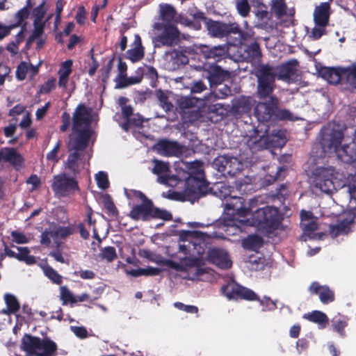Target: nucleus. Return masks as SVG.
I'll use <instances>...</instances> for the list:
<instances>
[{"mask_svg": "<svg viewBox=\"0 0 356 356\" xmlns=\"http://www.w3.org/2000/svg\"><path fill=\"white\" fill-rule=\"evenodd\" d=\"M92 118L90 111L84 104H79L72 116V134L70 136L68 143L70 153L66 161L64 162L65 170L76 177L85 167L83 155L81 151H84L93 134L91 128Z\"/></svg>", "mask_w": 356, "mask_h": 356, "instance_id": "nucleus-1", "label": "nucleus"}, {"mask_svg": "<svg viewBox=\"0 0 356 356\" xmlns=\"http://www.w3.org/2000/svg\"><path fill=\"white\" fill-rule=\"evenodd\" d=\"M321 145L324 151L334 149L337 156L344 163H353L356 161V134L353 140L348 145L337 149L343 138V132L339 129L324 127L321 130Z\"/></svg>", "mask_w": 356, "mask_h": 356, "instance_id": "nucleus-2", "label": "nucleus"}, {"mask_svg": "<svg viewBox=\"0 0 356 356\" xmlns=\"http://www.w3.org/2000/svg\"><path fill=\"white\" fill-rule=\"evenodd\" d=\"M280 99L270 96L268 100L258 102L254 108V115L260 122L291 120L292 113L280 107Z\"/></svg>", "mask_w": 356, "mask_h": 356, "instance_id": "nucleus-3", "label": "nucleus"}, {"mask_svg": "<svg viewBox=\"0 0 356 356\" xmlns=\"http://www.w3.org/2000/svg\"><path fill=\"white\" fill-rule=\"evenodd\" d=\"M21 348L29 356H56L58 346L47 337L41 339L25 334L21 340Z\"/></svg>", "mask_w": 356, "mask_h": 356, "instance_id": "nucleus-4", "label": "nucleus"}, {"mask_svg": "<svg viewBox=\"0 0 356 356\" xmlns=\"http://www.w3.org/2000/svg\"><path fill=\"white\" fill-rule=\"evenodd\" d=\"M250 220L252 226L257 227L268 234H273L279 228L283 217L277 208L266 206L256 209Z\"/></svg>", "mask_w": 356, "mask_h": 356, "instance_id": "nucleus-5", "label": "nucleus"}, {"mask_svg": "<svg viewBox=\"0 0 356 356\" xmlns=\"http://www.w3.org/2000/svg\"><path fill=\"white\" fill-rule=\"evenodd\" d=\"M252 148L254 149H268L283 146L286 143L285 131L274 130L271 134H268V128L266 127L264 131L262 129L253 127V134L250 136Z\"/></svg>", "mask_w": 356, "mask_h": 356, "instance_id": "nucleus-6", "label": "nucleus"}, {"mask_svg": "<svg viewBox=\"0 0 356 356\" xmlns=\"http://www.w3.org/2000/svg\"><path fill=\"white\" fill-rule=\"evenodd\" d=\"M128 216L135 221L147 222L153 219L171 220L172 215L165 209H161L154 205L152 200H147L139 204L134 205Z\"/></svg>", "mask_w": 356, "mask_h": 356, "instance_id": "nucleus-7", "label": "nucleus"}, {"mask_svg": "<svg viewBox=\"0 0 356 356\" xmlns=\"http://www.w3.org/2000/svg\"><path fill=\"white\" fill-rule=\"evenodd\" d=\"M336 174L333 167H316L311 175L312 187L327 194L332 193L340 187Z\"/></svg>", "mask_w": 356, "mask_h": 356, "instance_id": "nucleus-8", "label": "nucleus"}, {"mask_svg": "<svg viewBox=\"0 0 356 356\" xmlns=\"http://www.w3.org/2000/svg\"><path fill=\"white\" fill-rule=\"evenodd\" d=\"M257 97L259 99L270 98L275 89V68L269 64H261L257 70Z\"/></svg>", "mask_w": 356, "mask_h": 356, "instance_id": "nucleus-9", "label": "nucleus"}, {"mask_svg": "<svg viewBox=\"0 0 356 356\" xmlns=\"http://www.w3.org/2000/svg\"><path fill=\"white\" fill-rule=\"evenodd\" d=\"M257 202L256 199H251L247 206L243 197H231L225 205V213L230 216L229 220H235L238 218H245L250 214Z\"/></svg>", "mask_w": 356, "mask_h": 356, "instance_id": "nucleus-10", "label": "nucleus"}, {"mask_svg": "<svg viewBox=\"0 0 356 356\" xmlns=\"http://www.w3.org/2000/svg\"><path fill=\"white\" fill-rule=\"evenodd\" d=\"M206 27L209 33L214 38H222L231 34H238L241 40H245L247 38L248 34L236 22L227 24L209 19Z\"/></svg>", "mask_w": 356, "mask_h": 356, "instance_id": "nucleus-11", "label": "nucleus"}, {"mask_svg": "<svg viewBox=\"0 0 356 356\" xmlns=\"http://www.w3.org/2000/svg\"><path fill=\"white\" fill-rule=\"evenodd\" d=\"M184 192L189 199H199L211 193L212 188H209L204 175L194 176V175H190L185 177Z\"/></svg>", "mask_w": 356, "mask_h": 356, "instance_id": "nucleus-12", "label": "nucleus"}, {"mask_svg": "<svg viewBox=\"0 0 356 356\" xmlns=\"http://www.w3.org/2000/svg\"><path fill=\"white\" fill-rule=\"evenodd\" d=\"M51 187L58 197H68L80 190L76 177H69L65 173L54 176Z\"/></svg>", "mask_w": 356, "mask_h": 356, "instance_id": "nucleus-13", "label": "nucleus"}, {"mask_svg": "<svg viewBox=\"0 0 356 356\" xmlns=\"http://www.w3.org/2000/svg\"><path fill=\"white\" fill-rule=\"evenodd\" d=\"M222 293L229 300H259V296L252 289L233 281L221 286Z\"/></svg>", "mask_w": 356, "mask_h": 356, "instance_id": "nucleus-14", "label": "nucleus"}, {"mask_svg": "<svg viewBox=\"0 0 356 356\" xmlns=\"http://www.w3.org/2000/svg\"><path fill=\"white\" fill-rule=\"evenodd\" d=\"M218 170L224 175L235 176L243 169V163L234 156L221 155L213 161Z\"/></svg>", "mask_w": 356, "mask_h": 356, "instance_id": "nucleus-15", "label": "nucleus"}, {"mask_svg": "<svg viewBox=\"0 0 356 356\" xmlns=\"http://www.w3.org/2000/svg\"><path fill=\"white\" fill-rule=\"evenodd\" d=\"M154 27L158 30H162V32L156 37V41L161 45L171 47L179 41L180 33L176 26L157 23Z\"/></svg>", "mask_w": 356, "mask_h": 356, "instance_id": "nucleus-16", "label": "nucleus"}, {"mask_svg": "<svg viewBox=\"0 0 356 356\" xmlns=\"http://www.w3.org/2000/svg\"><path fill=\"white\" fill-rule=\"evenodd\" d=\"M206 260L222 270L229 269L232 266L229 253L220 248H209L207 252Z\"/></svg>", "mask_w": 356, "mask_h": 356, "instance_id": "nucleus-17", "label": "nucleus"}, {"mask_svg": "<svg viewBox=\"0 0 356 356\" xmlns=\"http://www.w3.org/2000/svg\"><path fill=\"white\" fill-rule=\"evenodd\" d=\"M298 62L296 59L290 60L279 66H273L275 68L276 78L286 82L295 79L297 76Z\"/></svg>", "mask_w": 356, "mask_h": 356, "instance_id": "nucleus-18", "label": "nucleus"}, {"mask_svg": "<svg viewBox=\"0 0 356 356\" xmlns=\"http://www.w3.org/2000/svg\"><path fill=\"white\" fill-rule=\"evenodd\" d=\"M312 295L318 296L323 304L327 305L333 302L335 299L334 293L327 285H321L318 282H313L308 288Z\"/></svg>", "mask_w": 356, "mask_h": 356, "instance_id": "nucleus-19", "label": "nucleus"}, {"mask_svg": "<svg viewBox=\"0 0 356 356\" xmlns=\"http://www.w3.org/2000/svg\"><path fill=\"white\" fill-rule=\"evenodd\" d=\"M227 53L225 45L209 46L202 45L200 54L206 59H213L219 61L222 59Z\"/></svg>", "mask_w": 356, "mask_h": 356, "instance_id": "nucleus-20", "label": "nucleus"}, {"mask_svg": "<svg viewBox=\"0 0 356 356\" xmlns=\"http://www.w3.org/2000/svg\"><path fill=\"white\" fill-rule=\"evenodd\" d=\"M156 147L158 152L163 156H179L182 152V148L179 143L168 140L159 141Z\"/></svg>", "mask_w": 356, "mask_h": 356, "instance_id": "nucleus-21", "label": "nucleus"}, {"mask_svg": "<svg viewBox=\"0 0 356 356\" xmlns=\"http://www.w3.org/2000/svg\"><path fill=\"white\" fill-rule=\"evenodd\" d=\"M132 45L134 47L127 51L126 58L132 63H136L141 60L145 56V48L142 44L141 38L138 34L135 35Z\"/></svg>", "mask_w": 356, "mask_h": 356, "instance_id": "nucleus-22", "label": "nucleus"}, {"mask_svg": "<svg viewBox=\"0 0 356 356\" xmlns=\"http://www.w3.org/2000/svg\"><path fill=\"white\" fill-rule=\"evenodd\" d=\"M330 1L321 3V5L315 9L314 19L317 26L325 27L327 25L330 17Z\"/></svg>", "mask_w": 356, "mask_h": 356, "instance_id": "nucleus-23", "label": "nucleus"}, {"mask_svg": "<svg viewBox=\"0 0 356 356\" xmlns=\"http://www.w3.org/2000/svg\"><path fill=\"white\" fill-rule=\"evenodd\" d=\"M353 222V217L339 220L336 225L330 226V233L334 238L340 235L347 234L350 232V225Z\"/></svg>", "mask_w": 356, "mask_h": 356, "instance_id": "nucleus-24", "label": "nucleus"}, {"mask_svg": "<svg viewBox=\"0 0 356 356\" xmlns=\"http://www.w3.org/2000/svg\"><path fill=\"white\" fill-rule=\"evenodd\" d=\"M229 76V72L220 66L211 67L209 71L208 79L211 86L221 84Z\"/></svg>", "mask_w": 356, "mask_h": 356, "instance_id": "nucleus-25", "label": "nucleus"}, {"mask_svg": "<svg viewBox=\"0 0 356 356\" xmlns=\"http://www.w3.org/2000/svg\"><path fill=\"white\" fill-rule=\"evenodd\" d=\"M3 161L10 163L14 168H22L24 165V159L22 156L13 147H4Z\"/></svg>", "mask_w": 356, "mask_h": 356, "instance_id": "nucleus-26", "label": "nucleus"}, {"mask_svg": "<svg viewBox=\"0 0 356 356\" xmlns=\"http://www.w3.org/2000/svg\"><path fill=\"white\" fill-rule=\"evenodd\" d=\"M3 161L10 163L14 168H22L24 165V159L22 156L13 147H4Z\"/></svg>", "mask_w": 356, "mask_h": 356, "instance_id": "nucleus-27", "label": "nucleus"}, {"mask_svg": "<svg viewBox=\"0 0 356 356\" xmlns=\"http://www.w3.org/2000/svg\"><path fill=\"white\" fill-rule=\"evenodd\" d=\"M33 6V3L32 1L26 0V5L22 8L19 9L15 15L16 22L9 25L11 30L18 26H22L24 23H26L25 20L29 18L31 9Z\"/></svg>", "mask_w": 356, "mask_h": 356, "instance_id": "nucleus-28", "label": "nucleus"}, {"mask_svg": "<svg viewBox=\"0 0 356 356\" xmlns=\"http://www.w3.org/2000/svg\"><path fill=\"white\" fill-rule=\"evenodd\" d=\"M342 69L343 68L323 67L320 70L319 73L321 76L330 83L338 84L341 81V75L343 74Z\"/></svg>", "mask_w": 356, "mask_h": 356, "instance_id": "nucleus-29", "label": "nucleus"}, {"mask_svg": "<svg viewBox=\"0 0 356 356\" xmlns=\"http://www.w3.org/2000/svg\"><path fill=\"white\" fill-rule=\"evenodd\" d=\"M247 59L250 62L260 61L262 56L260 45L257 42L248 44L245 50Z\"/></svg>", "mask_w": 356, "mask_h": 356, "instance_id": "nucleus-30", "label": "nucleus"}, {"mask_svg": "<svg viewBox=\"0 0 356 356\" xmlns=\"http://www.w3.org/2000/svg\"><path fill=\"white\" fill-rule=\"evenodd\" d=\"M44 275L55 284L60 285L63 283V276L60 275L56 270H54L47 262L43 264H40Z\"/></svg>", "mask_w": 356, "mask_h": 356, "instance_id": "nucleus-31", "label": "nucleus"}, {"mask_svg": "<svg viewBox=\"0 0 356 356\" xmlns=\"http://www.w3.org/2000/svg\"><path fill=\"white\" fill-rule=\"evenodd\" d=\"M152 162L154 163V166L152 170V173L159 176L158 179L161 183H167L168 179L166 177L161 176V175L170 170L168 163L157 159H154Z\"/></svg>", "mask_w": 356, "mask_h": 356, "instance_id": "nucleus-32", "label": "nucleus"}, {"mask_svg": "<svg viewBox=\"0 0 356 356\" xmlns=\"http://www.w3.org/2000/svg\"><path fill=\"white\" fill-rule=\"evenodd\" d=\"M252 106V99L250 97H242L234 104L233 109L238 114L248 113Z\"/></svg>", "mask_w": 356, "mask_h": 356, "instance_id": "nucleus-33", "label": "nucleus"}, {"mask_svg": "<svg viewBox=\"0 0 356 356\" xmlns=\"http://www.w3.org/2000/svg\"><path fill=\"white\" fill-rule=\"evenodd\" d=\"M303 318L310 322L317 323L323 327H325L328 323V318L327 315L318 310H314L310 313L305 314H304Z\"/></svg>", "mask_w": 356, "mask_h": 356, "instance_id": "nucleus-34", "label": "nucleus"}, {"mask_svg": "<svg viewBox=\"0 0 356 356\" xmlns=\"http://www.w3.org/2000/svg\"><path fill=\"white\" fill-rule=\"evenodd\" d=\"M155 96L156 97L159 106L162 108L166 113L170 112L173 109V104L169 101L168 92L161 89L155 90Z\"/></svg>", "mask_w": 356, "mask_h": 356, "instance_id": "nucleus-35", "label": "nucleus"}, {"mask_svg": "<svg viewBox=\"0 0 356 356\" xmlns=\"http://www.w3.org/2000/svg\"><path fill=\"white\" fill-rule=\"evenodd\" d=\"M177 10L173 6L168 3L160 4V16L163 22L171 23L175 20Z\"/></svg>", "mask_w": 356, "mask_h": 356, "instance_id": "nucleus-36", "label": "nucleus"}, {"mask_svg": "<svg viewBox=\"0 0 356 356\" xmlns=\"http://www.w3.org/2000/svg\"><path fill=\"white\" fill-rule=\"evenodd\" d=\"M349 318L347 316L338 315L332 320L333 330L337 332L341 337L346 335L345 327L348 325Z\"/></svg>", "mask_w": 356, "mask_h": 356, "instance_id": "nucleus-37", "label": "nucleus"}, {"mask_svg": "<svg viewBox=\"0 0 356 356\" xmlns=\"http://www.w3.org/2000/svg\"><path fill=\"white\" fill-rule=\"evenodd\" d=\"M4 300L7 306V310L3 311V313L7 314H14L20 309V305L17 298L10 293L4 295Z\"/></svg>", "mask_w": 356, "mask_h": 356, "instance_id": "nucleus-38", "label": "nucleus"}, {"mask_svg": "<svg viewBox=\"0 0 356 356\" xmlns=\"http://www.w3.org/2000/svg\"><path fill=\"white\" fill-rule=\"evenodd\" d=\"M304 234L301 236V239L304 241H307V238H314V232L318 229L317 219L314 218L305 222H301Z\"/></svg>", "mask_w": 356, "mask_h": 356, "instance_id": "nucleus-39", "label": "nucleus"}, {"mask_svg": "<svg viewBox=\"0 0 356 356\" xmlns=\"http://www.w3.org/2000/svg\"><path fill=\"white\" fill-rule=\"evenodd\" d=\"M76 231V224H71L67 227L59 226L56 229L53 230V238H61L65 239L74 234Z\"/></svg>", "mask_w": 356, "mask_h": 356, "instance_id": "nucleus-40", "label": "nucleus"}, {"mask_svg": "<svg viewBox=\"0 0 356 356\" xmlns=\"http://www.w3.org/2000/svg\"><path fill=\"white\" fill-rule=\"evenodd\" d=\"M263 245V239L258 235H250L243 241V246L249 250H256Z\"/></svg>", "mask_w": 356, "mask_h": 356, "instance_id": "nucleus-41", "label": "nucleus"}, {"mask_svg": "<svg viewBox=\"0 0 356 356\" xmlns=\"http://www.w3.org/2000/svg\"><path fill=\"white\" fill-rule=\"evenodd\" d=\"M15 247L19 251L16 259L25 262L27 265H33L36 263L35 257L29 254L31 251L28 247Z\"/></svg>", "mask_w": 356, "mask_h": 356, "instance_id": "nucleus-42", "label": "nucleus"}, {"mask_svg": "<svg viewBox=\"0 0 356 356\" xmlns=\"http://www.w3.org/2000/svg\"><path fill=\"white\" fill-rule=\"evenodd\" d=\"M103 204L109 215L115 218L119 216V211L109 195L107 194L104 197Z\"/></svg>", "mask_w": 356, "mask_h": 356, "instance_id": "nucleus-43", "label": "nucleus"}, {"mask_svg": "<svg viewBox=\"0 0 356 356\" xmlns=\"http://www.w3.org/2000/svg\"><path fill=\"white\" fill-rule=\"evenodd\" d=\"M342 72L346 75L347 81L356 89V64L343 68Z\"/></svg>", "mask_w": 356, "mask_h": 356, "instance_id": "nucleus-44", "label": "nucleus"}, {"mask_svg": "<svg viewBox=\"0 0 356 356\" xmlns=\"http://www.w3.org/2000/svg\"><path fill=\"white\" fill-rule=\"evenodd\" d=\"M116 250L113 246H107L101 250L99 257L107 262H112L117 258Z\"/></svg>", "mask_w": 356, "mask_h": 356, "instance_id": "nucleus-45", "label": "nucleus"}, {"mask_svg": "<svg viewBox=\"0 0 356 356\" xmlns=\"http://www.w3.org/2000/svg\"><path fill=\"white\" fill-rule=\"evenodd\" d=\"M45 1H43L39 6L34 8L32 10V16L34 18V23L39 24L42 22V19L44 18L47 10L44 8Z\"/></svg>", "mask_w": 356, "mask_h": 356, "instance_id": "nucleus-46", "label": "nucleus"}, {"mask_svg": "<svg viewBox=\"0 0 356 356\" xmlns=\"http://www.w3.org/2000/svg\"><path fill=\"white\" fill-rule=\"evenodd\" d=\"M202 162L200 161H194L188 163V169L190 170L187 173V176L194 175V176L204 175L202 169Z\"/></svg>", "mask_w": 356, "mask_h": 356, "instance_id": "nucleus-47", "label": "nucleus"}, {"mask_svg": "<svg viewBox=\"0 0 356 356\" xmlns=\"http://www.w3.org/2000/svg\"><path fill=\"white\" fill-rule=\"evenodd\" d=\"M60 298L63 300V305H67L68 303H76L75 296L66 286H60Z\"/></svg>", "mask_w": 356, "mask_h": 356, "instance_id": "nucleus-48", "label": "nucleus"}, {"mask_svg": "<svg viewBox=\"0 0 356 356\" xmlns=\"http://www.w3.org/2000/svg\"><path fill=\"white\" fill-rule=\"evenodd\" d=\"M286 170V168L285 166L278 167L274 175H268L266 177V181L268 184H272L277 180L283 179L285 177Z\"/></svg>", "mask_w": 356, "mask_h": 356, "instance_id": "nucleus-49", "label": "nucleus"}, {"mask_svg": "<svg viewBox=\"0 0 356 356\" xmlns=\"http://www.w3.org/2000/svg\"><path fill=\"white\" fill-rule=\"evenodd\" d=\"M286 5L284 0H273L272 10L277 17L285 15Z\"/></svg>", "mask_w": 356, "mask_h": 356, "instance_id": "nucleus-50", "label": "nucleus"}, {"mask_svg": "<svg viewBox=\"0 0 356 356\" xmlns=\"http://www.w3.org/2000/svg\"><path fill=\"white\" fill-rule=\"evenodd\" d=\"M145 67L147 69L145 73V77L150 80V86L155 87L159 78L157 70L150 65H145Z\"/></svg>", "mask_w": 356, "mask_h": 356, "instance_id": "nucleus-51", "label": "nucleus"}, {"mask_svg": "<svg viewBox=\"0 0 356 356\" xmlns=\"http://www.w3.org/2000/svg\"><path fill=\"white\" fill-rule=\"evenodd\" d=\"M95 179L99 188L106 190L109 187V181L106 172L102 171L99 172L95 175Z\"/></svg>", "mask_w": 356, "mask_h": 356, "instance_id": "nucleus-52", "label": "nucleus"}, {"mask_svg": "<svg viewBox=\"0 0 356 356\" xmlns=\"http://www.w3.org/2000/svg\"><path fill=\"white\" fill-rule=\"evenodd\" d=\"M236 6L237 11L241 16L245 17L249 15L251 8L248 0L238 1Z\"/></svg>", "mask_w": 356, "mask_h": 356, "instance_id": "nucleus-53", "label": "nucleus"}, {"mask_svg": "<svg viewBox=\"0 0 356 356\" xmlns=\"http://www.w3.org/2000/svg\"><path fill=\"white\" fill-rule=\"evenodd\" d=\"M55 78H51L40 86L38 94H48L56 88Z\"/></svg>", "mask_w": 356, "mask_h": 356, "instance_id": "nucleus-54", "label": "nucleus"}, {"mask_svg": "<svg viewBox=\"0 0 356 356\" xmlns=\"http://www.w3.org/2000/svg\"><path fill=\"white\" fill-rule=\"evenodd\" d=\"M72 65L73 61L72 59H68L61 63L60 68L58 71V74L70 76L72 72Z\"/></svg>", "mask_w": 356, "mask_h": 356, "instance_id": "nucleus-55", "label": "nucleus"}, {"mask_svg": "<svg viewBox=\"0 0 356 356\" xmlns=\"http://www.w3.org/2000/svg\"><path fill=\"white\" fill-rule=\"evenodd\" d=\"M29 70V65L25 61L21 62L16 70V77L19 81H23L26 79V74Z\"/></svg>", "mask_w": 356, "mask_h": 356, "instance_id": "nucleus-56", "label": "nucleus"}, {"mask_svg": "<svg viewBox=\"0 0 356 356\" xmlns=\"http://www.w3.org/2000/svg\"><path fill=\"white\" fill-rule=\"evenodd\" d=\"M26 23H24L22 26L21 30L19 33L15 35V41L11 42V44L15 47V49H12L11 51H13L14 54H17L18 51L19 44L22 42L24 40V31L26 30Z\"/></svg>", "mask_w": 356, "mask_h": 356, "instance_id": "nucleus-57", "label": "nucleus"}, {"mask_svg": "<svg viewBox=\"0 0 356 356\" xmlns=\"http://www.w3.org/2000/svg\"><path fill=\"white\" fill-rule=\"evenodd\" d=\"M177 105L180 109L184 111L195 106V101L194 99L188 97H184L177 100Z\"/></svg>", "mask_w": 356, "mask_h": 356, "instance_id": "nucleus-58", "label": "nucleus"}, {"mask_svg": "<svg viewBox=\"0 0 356 356\" xmlns=\"http://www.w3.org/2000/svg\"><path fill=\"white\" fill-rule=\"evenodd\" d=\"M289 195V190L285 184L280 185L277 188L276 193L273 195L274 199H277L280 202H284Z\"/></svg>", "mask_w": 356, "mask_h": 356, "instance_id": "nucleus-59", "label": "nucleus"}, {"mask_svg": "<svg viewBox=\"0 0 356 356\" xmlns=\"http://www.w3.org/2000/svg\"><path fill=\"white\" fill-rule=\"evenodd\" d=\"M260 305L263 307V311H273L277 308L276 302L268 297H264L263 299L259 298Z\"/></svg>", "mask_w": 356, "mask_h": 356, "instance_id": "nucleus-60", "label": "nucleus"}, {"mask_svg": "<svg viewBox=\"0 0 356 356\" xmlns=\"http://www.w3.org/2000/svg\"><path fill=\"white\" fill-rule=\"evenodd\" d=\"M114 81L116 83L115 88L122 89L129 86L128 77L127 74H118Z\"/></svg>", "mask_w": 356, "mask_h": 356, "instance_id": "nucleus-61", "label": "nucleus"}, {"mask_svg": "<svg viewBox=\"0 0 356 356\" xmlns=\"http://www.w3.org/2000/svg\"><path fill=\"white\" fill-rule=\"evenodd\" d=\"M61 143L60 141H58L52 150H51L47 154V160L49 161H54V163H57L58 161V152L60 148Z\"/></svg>", "mask_w": 356, "mask_h": 356, "instance_id": "nucleus-62", "label": "nucleus"}, {"mask_svg": "<svg viewBox=\"0 0 356 356\" xmlns=\"http://www.w3.org/2000/svg\"><path fill=\"white\" fill-rule=\"evenodd\" d=\"M175 307L180 310H183L187 313L196 314L198 312V308L194 305H186L180 302H176L174 304Z\"/></svg>", "mask_w": 356, "mask_h": 356, "instance_id": "nucleus-63", "label": "nucleus"}, {"mask_svg": "<svg viewBox=\"0 0 356 356\" xmlns=\"http://www.w3.org/2000/svg\"><path fill=\"white\" fill-rule=\"evenodd\" d=\"M13 241L17 244H24L29 242L28 238L22 232L13 231L11 233Z\"/></svg>", "mask_w": 356, "mask_h": 356, "instance_id": "nucleus-64", "label": "nucleus"}]
</instances>
